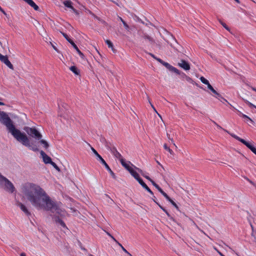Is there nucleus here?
<instances>
[{
	"instance_id": "obj_1",
	"label": "nucleus",
	"mask_w": 256,
	"mask_h": 256,
	"mask_svg": "<svg viewBox=\"0 0 256 256\" xmlns=\"http://www.w3.org/2000/svg\"><path fill=\"white\" fill-rule=\"evenodd\" d=\"M23 197L38 210L50 212L53 220L62 227L66 228L64 222L60 219L66 214L60 202L52 200L45 190L38 184L32 182H26L21 186Z\"/></svg>"
},
{
	"instance_id": "obj_2",
	"label": "nucleus",
	"mask_w": 256,
	"mask_h": 256,
	"mask_svg": "<svg viewBox=\"0 0 256 256\" xmlns=\"http://www.w3.org/2000/svg\"><path fill=\"white\" fill-rule=\"evenodd\" d=\"M0 122L6 127L8 132L18 142L34 152L38 150V146L35 144L30 142L26 134L16 128L14 122L6 112H0Z\"/></svg>"
},
{
	"instance_id": "obj_3",
	"label": "nucleus",
	"mask_w": 256,
	"mask_h": 256,
	"mask_svg": "<svg viewBox=\"0 0 256 256\" xmlns=\"http://www.w3.org/2000/svg\"><path fill=\"white\" fill-rule=\"evenodd\" d=\"M0 186H3L4 190L13 193L16 189L12 183L6 178L0 174Z\"/></svg>"
},
{
	"instance_id": "obj_4",
	"label": "nucleus",
	"mask_w": 256,
	"mask_h": 256,
	"mask_svg": "<svg viewBox=\"0 0 256 256\" xmlns=\"http://www.w3.org/2000/svg\"><path fill=\"white\" fill-rule=\"evenodd\" d=\"M24 129L30 136L36 140H40L42 138V135L34 128L26 126Z\"/></svg>"
},
{
	"instance_id": "obj_5",
	"label": "nucleus",
	"mask_w": 256,
	"mask_h": 256,
	"mask_svg": "<svg viewBox=\"0 0 256 256\" xmlns=\"http://www.w3.org/2000/svg\"><path fill=\"white\" fill-rule=\"evenodd\" d=\"M91 150L94 152V154L97 157V159L100 161V162L104 166L106 169L109 172L110 175L112 176L113 178H116V176L114 172L112 170L110 166L104 160V158L98 154L96 150L92 147H91Z\"/></svg>"
},
{
	"instance_id": "obj_6",
	"label": "nucleus",
	"mask_w": 256,
	"mask_h": 256,
	"mask_svg": "<svg viewBox=\"0 0 256 256\" xmlns=\"http://www.w3.org/2000/svg\"><path fill=\"white\" fill-rule=\"evenodd\" d=\"M62 4L66 8L69 10L70 12L75 14L77 16L79 14L78 11L74 8L72 5L73 4L71 1L65 0L62 2Z\"/></svg>"
},
{
	"instance_id": "obj_7",
	"label": "nucleus",
	"mask_w": 256,
	"mask_h": 256,
	"mask_svg": "<svg viewBox=\"0 0 256 256\" xmlns=\"http://www.w3.org/2000/svg\"><path fill=\"white\" fill-rule=\"evenodd\" d=\"M106 146L107 148L110 151L114 156L119 160L120 161L122 159H123L121 154L117 150L115 147H110L108 145H106Z\"/></svg>"
},
{
	"instance_id": "obj_8",
	"label": "nucleus",
	"mask_w": 256,
	"mask_h": 256,
	"mask_svg": "<svg viewBox=\"0 0 256 256\" xmlns=\"http://www.w3.org/2000/svg\"><path fill=\"white\" fill-rule=\"evenodd\" d=\"M0 60L10 68L14 70V66L10 61L8 60L7 56H3L0 54Z\"/></svg>"
},
{
	"instance_id": "obj_9",
	"label": "nucleus",
	"mask_w": 256,
	"mask_h": 256,
	"mask_svg": "<svg viewBox=\"0 0 256 256\" xmlns=\"http://www.w3.org/2000/svg\"><path fill=\"white\" fill-rule=\"evenodd\" d=\"M178 65L185 70H188L190 68V64L183 60H180V62H178Z\"/></svg>"
},
{
	"instance_id": "obj_10",
	"label": "nucleus",
	"mask_w": 256,
	"mask_h": 256,
	"mask_svg": "<svg viewBox=\"0 0 256 256\" xmlns=\"http://www.w3.org/2000/svg\"><path fill=\"white\" fill-rule=\"evenodd\" d=\"M16 205L27 216H30V212H29L26 206L20 202H18Z\"/></svg>"
},
{
	"instance_id": "obj_11",
	"label": "nucleus",
	"mask_w": 256,
	"mask_h": 256,
	"mask_svg": "<svg viewBox=\"0 0 256 256\" xmlns=\"http://www.w3.org/2000/svg\"><path fill=\"white\" fill-rule=\"evenodd\" d=\"M162 65H164L166 68L172 72L178 74H180V72L178 70L174 67L173 66H171L168 63L164 62L162 63Z\"/></svg>"
},
{
	"instance_id": "obj_12",
	"label": "nucleus",
	"mask_w": 256,
	"mask_h": 256,
	"mask_svg": "<svg viewBox=\"0 0 256 256\" xmlns=\"http://www.w3.org/2000/svg\"><path fill=\"white\" fill-rule=\"evenodd\" d=\"M40 154L44 162L46 164H50L52 162L51 158L48 156L44 151L41 150L40 152Z\"/></svg>"
},
{
	"instance_id": "obj_13",
	"label": "nucleus",
	"mask_w": 256,
	"mask_h": 256,
	"mask_svg": "<svg viewBox=\"0 0 256 256\" xmlns=\"http://www.w3.org/2000/svg\"><path fill=\"white\" fill-rule=\"evenodd\" d=\"M208 88L213 94L212 96L216 98H218V100H220V98H223V97L213 88L210 84L208 86Z\"/></svg>"
},
{
	"instance_id": "obj_14",
	"label": "nucleus",
	"mask_w": 256,
	"mask_h": 256,
	"mask_svg": "<svg viewBox=\"0 0 256 256\" xmlns=\"http://www.w3.org/2000/svg\"><path fill=\"white\" fill-rule=\"evenodd\" d=\"M246 146L249 149H250L252 152H254L256 155V148L250 142H248L246 140L243 144Z\"/></svg>"
},
{
	"instance_id": "obj_15",
	"label": "nucleus",
	"mask_w": 256,
	"mask_h": 256,
	"mask_svg": "<svg viewBox=\"0 0 256 256\" xmlns=\"http://www.w3.org/2000/svg\"><path fill=\"white\" fill-rule=\"evenodd\" d=\"M36 10H38L39 7L34 3L32 0H24Z\"/></svg>"
},
{
	"instance_id": "obj_16",
	"label": "nucleus",
	"mask_w": 256,
	"mask_h": 256,
	"mask_svg": "<svg viewBox=\"0 0 256 256\" xmlns=\"http://www.w3.org/2000/svg\"><path fill=\"white\" fill-rule=\"evenodd\" d=\"M228 104L232 108L236 110L239 113V116H242L243 118H246L248 119V120H250V122H252V124L254 123V121L250 118L248 117V116L242 114V112H240V111L237 110L235 108H234L231 104Z\"/></svg>"
},
{
	"instance_id": "obj_17",
	"label": "nucleus",
	"mask_w": 256,
	"mask_h": 256,
	"mask_svg": "<svg viewBox=\"0 0 256 256\" xmlns=\"http://www.w3.org/2000/svg\"><path fill=\"white\" fill-rule=\"evenodd\" d=\"M120 162L122 166H124L129 172L130 170L133 168L132 167L130 166L129 164H128L125 162L124 158L122 159L121 160H120Z\"/></svg>"
},
{
	"instance_id": "obj_18",
	"label": "nucleus",
	"mask_w": 256,
	"mask_h": 256,
	"mask_svg": "<svg viewBox=\"0 0 256 256\" xmlns=\"http://www.w3.org/2000/svg\"><path fill=\"white\" fill-rule=\"evenodd\" d=\"M130 173L136 180L140 178L139 174L134 168L130 170Z\"/></svg>"
},
{
	"instance_id": "obj_19",
	"label": "nucleus",
	"mask_w": 256,
	"mask_h": 256,
	"mask_svg": "<svg viewBox=\"0 0 256 256\" xmlns=\"http://www.w3.org/2000/svg\"><path fill=\"white\" fill-rule=\"evenodd\" d=\"M226 132H228V134H229L232 137H233L235 139L238 140V141L244 144V142H245V140L242 139V138H240V137H238V136H237L235 134H232V133H230L228 130H224Z\"/></svg>"
},
{
	"instance_id": "obj_20",
	"label": "nucleus",
	"mask_w": 256,
	"mask_h": 256,
	"mask_svg": "<svg viewBox=\"0 0 256 256\" xmlns=\"http://www.w3.org/2000/svg\"><path fill=\"white\" fill-rule=\"evenodd\" d=\"M63 36L66 38V39L70 44L73 48L75 49V46H76V45L74 43V42L68 37V36L62 33Z\"/></svg>"
},
{
	"instance_id": "obj_21",
	"label": "nucleus",
	"mask_w": 256,
	"mask_h": 256,
	"mask_svg": "<svg viewBox=\"0 0 256 256\" xmlns=\"http://www.w3.org/2000/svg\"><path fill=\"white\" fill-rule=\"evenodd\" d=\"M40 143L43 145V147L46 148V149H47L48 147H49V144H48V142L45 140H40Z\"/></svg>"
},
{
	"instance_id": "obj_22",
	"label": "nucleus",
	"mask_w": 256,
	"mask_h": 256,
	"mask_svg": "<svg viewBox=\"0 0 256 256\" xmlns=\"http://www.w3.org/2000/svg\"><path fill=\"white\" fill-rule=\"evenodd\" d=\"M70 70L72 72L75 74L78 75L79 74L78 70L76 66H72L70 68Z\"/></svg>"
},
{
	"instance_id": "obj_23",
	"label": "nucleus",
	"mask_w": 256,
	"mask_h": 256,
	"mask_svg": "<svg viewBox=\"0 0 256 256\" xmlns=\"http://www.w3.org/2000/svg\"><path fill=\"white\" fill-rule=\"evenodd\" d=\"M200 79L203 84L207 85L208 86L210 84L208 80L205 78L204 76H201Z\"/></svg>"
},
{
	"instance_id": "obj_24",
	"label": "nucleus",
	"mask_w": 256,
	"mask_h": 256,
	"mask_svg": "<svg viewBox=\"0 0 256 256\" xmlns=\"http://www.w3.org/2000/svg\"><path fill=\"white\" fill-rule=\"evenodd\" d=\"M75 50H76L79 56H80L82 58L84 59V54L80 50L77 46H75Z\"/></svg>"
},
{
	"instance_id": "obj_25",
	"label": "nucleus",
	"mask_w": 256,
	"mask_h": 256,
	"mask_svg": "<svg viewBox=\"0 0 256 256\" xmlns=\"http://www.w3.org/2000/svg\"><path fill=\"white\" fill-rule=\"evenodd\" d=\"M164 148L166 150H168L170 154H174L173 151L168 147L166 144L164 145Z\"/></svg>"
},
{
	"instance_id": "obj_26",
	"label": "nucleus",
	"mask_w": 256,
	"mask_h": 256,
	"mask_svg": "<svg viewBox=\"0 0 256 256\" xmlns=\"http://www.w3.org/2000/svg\"><path fill=\"white\" fill-rule=\"evenodd\" d=\"M244 102L250 108H256V106L253 104L252 103L248 101V100H244Z\"/></svg>"
},
{
	"instance_id": "obj_27",
	"label": "nucleus",
	"mask_w": 256,
	"mask_h": 256,
	"mask_svg": "<svg viewBox=\"0 0 256 256\" xmlns=\"http://www.w3.org/2000/svg\"><path fill=\"white\" fill-rule=\"evenodd\" d=\"M158 205L159 206V207L166 214V215L168 216H170V214L168 212V211L164 208H163L162 206H160L159 204H158Z\"/></svg>"
},
{
	"instance_id": "obj_28",
	"label": "nucleus",
	"mask_w": 256,
	"mask_h": 256,
	"mask_svg": "<svg viewBox=\"0 0 256 256\" xmlns=\"http://www.w3.org/2000/svg\"><path fill=\"white\" fill-rule=\"evenodd\" d=\"M158 205L159 206V207L166 214V215L168 216H170V214L168 212V211L164 208H163L162 206H160L159 204H158Z\"/></svg>"
},
{
	"instance_id": "obj_29",
	"label": "nucleus",
	"mask_w": 256,
	"mask_h": 256,
	"mask_svg": "<svg viewBox=\"0 0 256 256\" xmlns=\"http://www.w3.org/2000/svg\"><path fill=\"white\" fill-rule=\"evenodd\" d=\"M158 205L159 206V207L166 214V215L168 216H170V214L168 212V211L164 208H163L162 206H160L159 204H158Z\"/></svg>"
},
{
	"instance_id": "obj_30",
	"label": "nucleus",
	"mask_w": 256,
	"mask_h": 256,
	"mask_svg": "<svg viewBox=\"0 0 256 256\" xmlns=\"http://www.w3.org/2000/svg\"><path fill=\"white\" fill-rule=\"evenodd\" d=\"M158 205L159 206V207L166 214V215L168 216H170V214L168 212V211L164 208H163L162 206H160L159 204H158Z\"/></svg>"
},
{
	"instance_id": "obj_31",
	"label": "nucleus",
	"mask_w": 256,
	"mask_h": 256,
	"mask_svg": "<svg viewBox=\"0 0 256 256\" xmlns=\"http://www.w3.org/2000/svg\"><path fill=\"white\" fill-rule=\"evenodd\" d=\"M52 166L56 169V170H57L58 171H60V168H59L58 167V166L56 165V163H54V162H53L52 161L51 162V163L50 164Z\"/></svg>"
},
{
	"instance_id": "obj_32",
	"label": "nucleus",
	"mask_w": 256,
	"mask_h": 256,
	"mask_svg": "<svg viewBox=\"0 0 256 256\" xmlns=\"http://www.w3.org/2000/svg\"><path fill=\"white\" fill-rule=\"evenodd\" d=\"M152 184L159 191L161 188L154 180H151Z\"/></svg>"
},
{
	"instance_id": "obj_33",
	"label": "nucleus",
	"mask_w": 256,
	"mask_h": 256,
	"mask_svg": "<svg viewBox=\"0 0 256 256\" xmlns=\"http://www.w3.org/2000/svg\"><path fill=\"white\" fill-rule=\"evenodd\" d=\"M106 44H107V45L108 46L109 48H112V49L113 48V45H112V42L110 40H106Z\"/></svg>"
},
{
	"instance_id": "obj_34",
	"label": "nucleus",
	"mask_w": 256,
	"mask_h": 256,
	"mask_svg": "<svg viewBox=\"0 0 256 256\" xmlns=\"http://www.w3.org/2000/svg\"><path fill=\"white\" fill-rule=\"evenodd\" d=\"M166 136H167V137H168V139L170 141H171L172 143V144H174V146H176V148L177 146H176L175 144L174 143V140H173V139H172V138H170V135L168 134V133H167Z\"/></svg>"
},
{
	"instance_id": "obj_35",
	"label": "nucleus",
	"mask_w": 256,
	"mask_h": 256,
	"mask_svg": "<svg viewBox=\"0 0 256 256\" xmlns=\"http://www.w3.org/2000/svg\"><path fill=\"white\" fill-rule=\"evenodd\" d=\"M134 168L138 172H140L142 176H144V172H143V171L140 170V168H138L136 166H134Z\"/></svg>"
},
{
	"instance_id": "obj_36",
	"label": "nucleus",
	"mask_w": 256,
	"mask_h": 256,
	"mask_svg": "<svg viewBox=\"0 0 256 256\" xmlns=\"http://www.w3.org/2000/svg\"><path fill=\"white\" fill-rule=\"evenodd\" d=\"M134 168L138 172H140L142 176H144V172H143V171L140 170V168H138L136 166H134Z\"/></svg>"
},
{
	"instance_id": "obj_37",
	"label": "nucleus",
	"mask_w": 256,
	"mask_h": 256,
	"mask_svg": "<svg viewBox=\"0 0 256 256\" xmlns=\"http://www.w3.org/2000/svg\"><path fill=\"white\" fill-rule=\"evenodd\" d=\"M144 38L145 40H148L149 42H153L152 39L148 36H144Z\"/></svg>"
},
{
	"instance_id": "obj_38",
	"label": "nucleus",
	"mask_w": 256,
	"mask_h": 256,
	"mask_svg": "<svg viewBox=\"0 0 256 256\" xmlns=\"http://www.w3.org/2000/svg\"><path fill=\"white\" fill-rule=\"evenodd\" d=\"M221 24L228 30L230 31L229 28L226 25V24L224 23L223 22L220 21Z\"/></svg>"
},
{
	"instance_id": "obj_39",
	"label": "nucleus",
	"mask_w": 256,
	"mask_h": 256,
	"mask_svg": "<svg viewBox=\"0 0 256 256\" xmlns=\"http://www.w3.org/2000/svg\"><path fill=\"white\" fill-rule=\"evenodd\" d=\"M170 202L176 208L178 209V206L177 204L172 200H171Z\"/></svg>"
},
{
	"instance_id": "obj_40",
	"label": "nucleus",
	"mask_w": 256,
	"mask_h": 256,
	"mask_svg": "<svg viewBox=\"0 0 256 256\" xmlns=\"http://www.w3.org/2000/svg\"><path fill=\"white\" fill-rule=\"evenodd\" d=\"M145 190L149 193H150L151 194L154 195L150 189V188L148 186L146 187L145 188Z\"/></svg>"
},
{
	"instance_id": "obj_41",
	"label": "nucleus",
	"mask_w": 256,
	"mask_h": 256,
	"mask_svg": "<svg viewBox=\"0 0 256 256\" xmlns=\"http://www.w3.org/2000/svg\"><path fill=\"white\" fill-rule=\"evenodd\" d=\"M148 102H149L150 104V105H151L152 107L153 108V109H154V110L158 114V116L162 118V116H160L159 114H158V112L156 111V109H155L154 107V106L151 104V102H150V100H148Z\"/></svg>"
},
{
	"instance_id": "obj_42",
	"label": "nucleus",
	"mask_w": 256,
	"mask_h": 256,
	"mask_svg": "<svg viewBox=\"0 0 256 256\" xmlns=\"http://www.w3.org/2000/svg\"><path fill=\"white\" fill-rule=\"evenodd\" d=\"M123 24L125 28L127 30H128L129 26L125 22H123Z\"/></svg>"
},
{
	"instance_id": "obj_43",
	"label": "nucleus",
	"mask_w": 256,
	"mask_h": 256,
	"mask_svg": "<svg viewBox=\"0 0 256 256\" xmlns=\"http://www.w3.org/2000/svg\"><path fill=\"white\" fill-rule=\"evenodd\" d=\"M122 250H124V252L126 253L127 254H128L130 256H132L131 254L130 253H129L125 248H124L123 246H122Z\"/></svg>"
},
{
	"instance_id": "obj_44",
	"label": "nucleus",
	"mask_w": 256,
	"mask_h": 256,
	"mask_svg": "<svg viewBox=\"0 0 256 256\" xmlns=\"http://www.w3.org/2000/svg\"><path fill=\"white\" fill-rule=\"evenodd\" d=\"M213 122L214 124L217 126V128L219 129H220V130H224V129H223L222 126H219L218 124H216L215 122L213 121Z\"/></svg>"
},
{
	"instance_id": "obj_45",
	"label": "nucleus",
	"mask_w": 256,
	"mask_h": 256,
	"mask_svg": "<svg viewBox=\"0 0 256 256\" xmlns=\"http://www.w3.org/2000/svg\"><path fill=\"white\" fill-rule=\"evenodd\" d=\"M138 182V183L140 184L142 183L143 180H142L140 177L138 178L137 180H136Z\"/></svg>"
},
{
	"instance_id": "obj_46",
	"label": "nucleus",
	"mask_w": 256,
	"mask_h": 256,
	"mask_svg": "<svg viewBox=\"0 0 256 256\" xmlns=\"http://www.w3.org/2000/svg\"><path fill=\"white\" fill-rule=\"evenodd\" d=\"M156 60H157L158 62H160V64H162V63L164 62V61H163L162 60H161L160 58H156Z\"/></svg>"
},
{
	"instance_id": "obj_47",
	"label": "nucleus",
	"mask_w": 256,
	"mask_h": 256,
	"mask_svg": "<svg viewBox=\"0 0 256 256\" xmlns=\"http://www.w3.org/2000/svg\"><path fill=\"white\" fill-rule=\"evenodd\" d=\"M156 60H157L158 62H160V64H162V63L164 62V61H163L162 60H161L160 58H156Z\"/></svg>"
},
{
	"instance_id": "obj_48",
	"label": "nucleus",
	"mask_w": 256,
	"mask_h": 256,
	"mask_svg": "<svg viewBox=\"0 0 256 256\" xmlns=\"http://www.w3.org/2000/svg\"><path fill=\"white\" fill-rule=\"evenodd\" d=\"M107 234L108 236H109L114 240L115 242H117V241L112 236L110 233L108 232H107Z\"/></svg>"
},
{
	"instance_id": "obj_49",
	"label": "nucleus",
	"mask_w": 256,
	"mask_h": 256,
	"mask_svg": "<svg viewBox=\"0 0 256 256\" xmlns=\"http://www.w3.org/2000/svg\"><path fill=\"white\" fill-rule=\"evenodd\" d=\"M140 185H141V186H142V188H144V189H145V188H146V187H147V186H147V185H146V184L144 182H142V184H140Z\"/></svg>"
},
{
	"instance_id": "obj_50",
	"label": "nucleus",
	"mask_w": 256,
	"mask_h": 256,
	"mask_svg": "<svg viewBox=\"0 0 256 256\" xmlns=\"http://www.w3.org/2000/svg\"><path fill=\"white\" fill-rule=\"evenodd\" d=\"M140 185H141V186H142V188H144V189H145V188H146V187H147V186H147V185H146V184L144 182H142V184H140Z\"/></svg>"
},
{
	"instance_id": "obj_51",
	"label": "nucleus",
	"mask_w": 256,
	"mask_h": 256,
	"mask_svg": "<svg viewBox=\"0 0 256 256\" xmlns=\"http://www.w3.org/2000/svg\"><path fill=\"white\" fill-rule=\"evenodd\" d=\"M246 179L251 184H253L254 186H256L255 184H254V182H252V180H250V179H248V178H246Z\"/></svg>"
},
{
	"instance_id": "obj_52",
	"label": "nucleus",
	"mask_w": 256,
	"mask_h": 256,
	"mask_svg": "<svg viewBox=\"0 0 256 256\" xmlns=\"http://www.w3.org/2000/svg\"><path fill=\"white\" fill-rule=\"evenodd\" d=\"M144 177L146 178L147 180H148L149 181L151 182V180H152L148 176H144Z\"/></svg>"
},
{
	"instance_id": "obj_53",
	"label": "nucleus",
	"mask_w": 256,
	"mask_h": 256,
	"mask_svg": "<svg viewBox=\"0 0 256 256\" xmlns=\"http://www.w3.org/2000/svg\"><path fill=\"white\" fill-rule=\"evenodd\" d=\"M159 192L162 194V196L166 193L162 188L159 190Z\"/></svg>"
},
{
	"instance_id": "obj_54",
	"label": "nucleus",
	"mask_w": 256,
	"mask_h": 256,
	"mask_svg": "<svg viewBox=\"0 0 256 256\" xmlns=\"http://www.w3.org/2000/svg\"><path fill=\"white\" fill-rule=\"evenodd\" d=\"M51 44V45L52 46V47L54 48V49L56 50V51H58V50L57 48H56V47L52 44V43H50Z\"/></svg>"
},
{
	"instance_id": "obj_55",
	"label": "nucleus",
	"mask_w": 256,
	"mask_h": 256,
	"mask_svg": "<svg viewBox=\"0 0 256 256\" xmlns=\"http://www.w3.org/2000/svg\"><path fill=\"white\" fill-rule=\"evenodd\" d=\"M164 198L169 202L172 200L168 195Z\"/></svg>"
},
{
	"instance_id": "obj_56",
	"label": "nucleus",
	"mask_w": 256,
	"mask_h": 256,
	"mask_svg": "<svg viewBox=\"0 0 256 256\" xmlns=\"http://www.w3.org/2000/svg\"><path fill=\"white\" fill-rule=\"evenodd\" d=\"M219 100H220V101H222V100H224V102H227L228 103V102L227 101V100H226V99H225L224 98H220V99Z\"/></svg>"
},
{
	"instance_id": "obj_57",
	"label": "nucleus",
	"mask_w": 256,
	"mask_h": 256,
	"mask_svg": "<svg viewBox=\"0 0 256 256\" xmlns=\"http://www.w3.org/2000/svg\"><path fill=\"white\" fill-rule=\"evenodd\" d=\"M118 18L123 23V22H124L123 19L121 18V17H120L118 16Z\"/></svg>"
},
{
	"instance_id": "obj_58",
	"label": "nucleus",
	"mask_w": 256,
	"mask_h": 256,
	"mask_svg": "<svg viewBox=\"0 0 256 256\" xmlns=\"http://www.w3.org/2000/svg\"><path fill=\"white\" fill-rule=\"evenodd\" d=\"M0 10L1 12H2L4 14H5L4 10L2 9V8H1V6H0Z\"/></svg>"
},
{
	"instance_id": "obj_59",
	"label": "nucleus",
	"mask_w": 256,
	"mask_h": 256,
	"mask_svg": "<svg viewBox=\"0 0 256 256\" xmlns=\"http://www.w3.org/2000/svg\"><path fill=\"white\" fill-rule=\"evenodd\" d=\"M20 256H26V254L24 252L20 254Z\"/></svg>"
},
{
	"instance_id": "obj_60",
	"label": "nucleus",
	"mask_w": 256,
	"mask_h": 256,
	"mask_svg": "<svg viewBox=\"0 0 256 256\" xmlns=\"http://www.w3.org/2000/svg\"><path fill=\"white\" fill-rule=\"evenodd\" d=\"M4 102H0V106H4Z\"/></svg>"
},
{
	"instance_id": "obj_61",
	"label": "nucleus",
	"mask_w": 256,
	"mask_h": 256,
	"mask_svg": "<svg viewBox=\"0 0 256 256\" xmlns=\"http://www.w3.org/2000/svg\"><path fill=\"white\" fill-rule=\"evenodd\" d=\"M150 54V56H151L152 58H155V59H156V57L154 54Z\"/></svg>"
},
{
	"instance_id": "obj_62",
	"label": "nucleus",
	"mask_w": 256,
	"mask_h": 256,
	"mask_svg": "<svg viewBox=\"0 0 256 256\" xmlns=\"http://www.w3.org/2000/svg\"><path fill=\"white\" fill-rule=\"evenodd\" d=\"M252 89L253 90H254V91L256 92V88H255L252 87Z\"/></svg>"
},
{
	"instance_id": "obj_63",
	"label": "nucleus",
	"mask_w": 256,
	"mask_h": 256,
	"mask_svg": "<svg viewBox=\"0 0 256 256\" xmlns=\"http://www.w3.org/2000/svg\"><path fill=\"white\" fill-rule=\"evenodd\" d=\"M237 3L240 4V2L239 0H234Z\"/></svg>"
},
{
	"instance_id": "obj_64",
	"label": "nucleus",
	"mask_w": 256,
	"mask_h": 256,
	"mask_svg": "<svg viewBox=\"0 0 256 256\" xmlns=\"http://www.w3.org/2000/svg\"><path fill=\"white\" fill-rule=\"evenodd\" d=\"M153 200H154V202H156L157 204H158V202L155 200V199H154H154H153Z\"/></svg>"
}]
</instances>
